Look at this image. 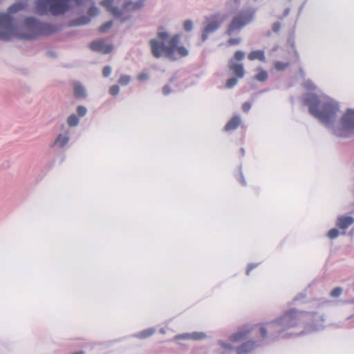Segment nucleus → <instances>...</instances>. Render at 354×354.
<instances>
[{
	"mask_svg": "<svg viewBox=\"0 0 354 354\" xmlns=\"http://www.w3.org/2000/svg\"><path fill=\"white\" fill-rule=\"evenodd\" d=\"M163 93L165 95L168 94L169 93V86H165L163 88Z\"/></svg>",
	"mask_w": 354,
	"mask_h": 354,
	"instance_id": "79ce46f5",
	"label": "nucleus"
},
{
	"mask_svg": "<svg viewBox=\"0 0 354 354\" xmlns=\"http://www.w3.org/2000/svg\"><path fill=\"white\" fill-rule=\"evenodd\" d=\"M251 108V104L250 102H244L243 104H242V110L247 113L249 111V110Z\"/></svg>",
	"mask_w": 354,
	"mask_h": 354,
	"instance_id": "58836bf2",
	"label": "nucleus"
},
{
	"mask_svg": "<svg viewBox=\"0 0 354 354\" xmlns=\"http://www.w3.org/2000/svg\"><path fill=\"white\" fill-rule=\"evenodd\" d=\"M69 138L62 134H59L55 140L54 145H57L59 147H64L68 142Z\"/></svg>",
	"mask_w": 354,
	"mask_h": 354,
	"instance_id": "a211bd4d",
	"label": "nucleus"
},
{
	"mask_svg": "<svg viewBox=\"0 0 354 354\" xmlns=\"http://www.w3.org/2000/svg\"><path fill=\"white\" fill-rule=\"evenodd\" d=\"M73 0H37L36 9L39 14L58 16L64 14L72 6Z\"/></svg>",
	"mask_w": 354,
	"mask_h": 354,
	"instance_id": "39448f33",
	"label": "nucleus"
},
{
	"mask_svg": "<svg viewBox=\"0 0 354 354\" xmlns=\"http://www.w3.org/2000/svg\"><path fill=\"white\" fill-rule=\"evenodd\" d=\"M224 21L223 18H220L218 15H214L206 19V24L202 32V41H205L209 35L215 32Z\"/></svg>",
	"mask_w": 354,
	"mask_h": 354,
	"instance_id": "6e6552de",
	"label": "nucleus"
},
{
	"mask_svg": "<svg viewBox=\"0 0 354 354\" xmlns=\"http://www.w3.org/2000/svg\"><path fill=\"white\" fill-rule=\"evenodd\" d=\"M274 66L277 71H282L288 67L289 63L277 61L274 63Z\"/></svg>",
	"mask_w": 354,
	"mask_h": 354,
	"instance_id": "5701e85b",
	"label": "nucleus"
},
{
	"mask_svg": "<svg viewBox=\"0 0 354 354\" xmlns=\"http://www.w3.org/2000/svg\"><path fill=\"white\" fill-rule=\"evenodd\" d=\"M305 103L308 106L310 114L325 124H329L339 111L337 104L331 100L322 103L321 110H319V100L315 95L313 94L306 97Z\"/></svg>",
	"mask_w": 354,
	"mask_h": 354,
	"instance_id": "7ed1b4c3",
	"label": "nucleus"
},
{
	"mask_svg": "<svg viewBox=\"0 0 354 354\" xmlns=\"http://www.w3.org/2000/svg\"><path fill=\"white\" fill-rule=\"evenodd\" d=\"M112 26L113 22L111 21L106 22L100 27L99 31L102 33H104L109 30Z\"/></svg>",
	"mask_w": 354,
	"mask_h": 354,
	"instance_id": "a878e982",
	"label": "nucleus"
},
{
	"mask_svg": "<svg viewBox=\"0 0 354 354\" xmlns=\"http://www.w3.org/2000/svg\"><path fill=\"white\" fill-rule=\"evenodd\" d=\"M154 333V330L149 328L140 333L139 337L141 338H146L151 336Z\"/></svg>",
	"mask_w": 354,
	"mask_h": 354,
	"instance_id": "bb28decb",
	"label": "nucleus"
},
{
	"mask_svg": "<svg viewBox=\"0 0 354 354\" xmlns=\"http://www.w3.org/2000/svg\"><path fill=\"white\" fill-rule=\"evenodd\" d=\"M131 81V76L127 75H122L118 80V83L121 86H127Z\"/></svg>",
	"mask_w": 354,
	"mask_h": 354,
	"instance_id": "393cba45",
	"label": "nucleus"
},
{
	"mask_svg": "<svg viewBox=\"0 0 354 354\" xmlns=\"http://www.w3.org/2000/svg\"><path fill=\"white\" fill-rule=\"evenodd\" d=\"M111 73V68L109 66H106L104 67L102 70V74L104 77H109Z\"/></svg>",
	"mask_w": 354,
	"mask_h": 354,
	"instance_id": "c9c22d12",
	"label": "nucleus"
},
{
	"mask_svg": "<svg viewBox=\"0 0 354 354\" xmlns=\"http://www.w3.org/2000/svg\"><path fill=\"white\" fill-rule=\"evenodd\" d=\"M280 28H281V24L279 22H275L273 24L272 26V30L273 32H277L279 30H280Z\"/></svg>",
	"mask_w": 354,
	"mask_h": 354,
	"instance_id": "ea45409f",
	"label": "nucleus"
},
{
	"mask_svg": "<svg viewBox=\"0 0 354 354\" xmlns=\"http://www.w3.org/2000/svg\"><path fill=\"white\" fill-rule=\"evenodd\" d=\"M256 346V342L248 341L236 348L237 354H245L252 351Z\"/></svg>",
	"mask_w": 354,
	"mask_h": 354,
	"instance_id": "9b49d317",
	"label": "nucleus"
},
{
	"mask_svg": "<svg viewBox=\"0 0 354 354\" xmlns=\"http://www.w3.org/2000/svg\"><path fill=\"white\" fill-rule=\"evenodd\" d=\"M112 0H103L101 5L110 12L114 17H118L121 15V11L112 6Z\"/></svg>",
	"mask_w": 354,
	"mask_h": 354,
	"instance_id": "ddd939ff",
	"label": "nucleus"
},
{
	"mask_svg": "<svg viewBox=\"0 0 354 354\" xmlns=\"http://www.w3.org/2000/svg\"><path fill=\"white\" fill-rule=\"evenodd\" d=\"M241 122V118L238 115L233 116L225 125L224 129L226 131H232L239 127Z\"/></svg>",
	"mask_w": 354,
	"mask_h": 354,
	"instance_id": "4468645a",
	"label": "nucleus"
},
{
	"mask_svg": "<svg viewBox=\"0 0 354 354\" xmlns=\"http://www.w3.org/2000/svg\"><path fill=\"white\" fill-rule=\"evenodd\" d=\"M338 235L339 231L336 228L330 229L328 232V236L331 239H335Z\"/></svg>",
	"mask_w": 354,
	"mask_h": 354,
	"instance_id": "cd10ccee",
	"label": "nucleus"
},
{
	"mask_svg": "<svg viewBox=\"0 0 354 354\" xmlns=\"http://www.w3.org/2000/svg\"><path fill=\"white\" fill-rule=\"evenodd\" d=\"M298 313L296 310H290L285 313V314L280 318L277 319L268 324V328L261 326L259 328V331L262 337L267 336L268 330L272 335L273 333H281L284 330L295 326L297 322Z\"/></svg>",
	"mask_w": 354,
	"mask_h": 354,
	"instance_id": "20e7f679",
	"label": "nucleus"
},
{
	"mask_svg": "<svg viewBox=\"0 0 354 354\" xmlns=\"http://www.w3.org/2000/svg\"><path fill=\"white\" fill-rule=\"evenodd\" d=\"M245 57V53L241 50H237L235 52L234 58L236 61H241Z\"/></svg>",
	"mask_w": 354,
	"mask_h": 354,
	"instance_id": "7c9ffc66",
	"label": "nucleus"
},
{
	"mask_svg": "<svg viewBox=\"0 0 354 354\" xmlns=\"http://www.w3.org/2000/svg\"><path fill=\"white\" fill-rule=\"evenodd\" d=\"M158 39H153L149 41V45L153 56L160 58L162 55L171 60L186 57L189 50L183 46H178L180 35L176 34L169 37V34L160 28L157 34Z\"/></svg>",
	"mask_w": 354,
	"mask_h": 354,
	"instance_id": "f03ea898",
	"label": "nucleus"
},
{
	"mask_svg": "<svg viewBox=\"0 0 354 354\" xmlns=\"http://www.w3.org/2000/svg\"><path fill=\"white\" fill-rule=\"evenodd\" d=\"M253 328L250 326H244L231 335L230 340L233 342L243 341L248 337V335L253 330Z\"/></svg>",
	"mask_w": 354,
	"mask_h": 354,
	"instance_id": "9d476101",
	"label": "nucleus"
},
{
	"mask_svg": "<svg viewBox=\"0 0 354 354\" xmlns=\"http://www.w3.org/2000/svg\"><path fill=\"white\" fill-rule=\"evenodd\" d=\"M90 19L88 17L83 16L71 22V26H82L88 24Z\"/></svg>",
	"mask_w": 354,
	"mask_h": 354,
	"instance_id": "412c9836",
	"label": "nucleus"
},
{
	"mask_svg": "<svg viewBox=\"0 0 354 354\" xmlns=\"http://www.w3.org/2000/svg\"><path fill=\"white\" fill-rule=\"evenodd\" d=\"M90 48L92 50L108 54L113 50V46L106 44L103 40H97L91 43Z\"/></svg>",
	"mask_w": 354,
	"mask_h": 354,
	"instance_id": "1a4fd4ad",
	"label": "nucleus"
},
{
	"mask_svg": "<svg viewBox=\"0 0 354 354\" xmlns=\"http://www.w3.org/2000/svg\"><path fill=\"white\" fill-rule=\"evenodd\" d=\"M237 84V80L235 77H232L227 80L226 82V87L228 88H231L234 87Z\"/></svg>",
	"mask_w": 354,
	"mask_h": 354,
	"instance_id": "c85d7f7f",
	"label": "nucleus"
},
{
	"mask_svg": "<svg viewBox=\"0 0 354 354\" xmlns=\"http://www.w3.org/2000/svg\"><path fill=\"white\" fill-rule=\"evenodd\" d=\"M254 14V12L252 10L240 12L229 24L226 33L228 35H232L235 32L240 30L252 20Z\"/></svg>",
	"mask_w": 354,
	"mask_h": 354,
	"instance_id": "0eeeda50",
	"label": "nucleus"
},
{
	"mask_svg": "<svg viewBox=\"0 0 354 354\" xmlns=\"http://www.w3.org/2000/svg\"><path fill=\"white\" fill-rule=\"evenodd\" d=\"M67 123L70 127H75L79 123V119L77 115L72 114L67 118Z\"/></svg>",
	"mask_w": 354,
	"mask_h": 354,
	"instance_id": "b1692460",
	"label": "nucleus"
},
{
	"mask_svg": "<svg viewBox=\"0 0 354 354\" xmlns=\"http://www.w3.org/2000/svg\"><path fill=\"white\" fill-rule=\"evenodd\" d=\"M98 12H99V10L96 7L92 6L89 8L88 14L90 16H95L98 14Z\"/></svg>",
	"mask_w": 354,
	"mask_h": 354,
	"instance_id": "f704fd0d",
	"label": "nucleus"
},
{
	"mask_svg": "<svg viewBox=\"0 0 354 354\" xmlns=\"http://www.w3.org/2000/svg\"><path fill=\"white\" fill-rule=\"evenodd\" d=\"M184 29L186 31H190L192 30L193 28V23L191 20H186L183 24Z\"/></svg>",
	"mask_w": 354,
	"mask_h": 354,
	"instance_id": "2f4dec72",
	"label": "nucleus"
},
{
	"mask_svg": "<svg viewBox=\"0 0 354 354\" xmlns=\"http://www.w3.org/2000/svg\"><path fill=\"white\" fill-rule=\"evenodd\" d=\"M255 268V266L253 265V264H250L248 266L247 268V270H246V274L247 275H249L250 274V272L252 271V270H253L254 268Z\"/></svg>",
	"mask_w": 354,
	"mask_h": 354,
	"instance_id": "a19ab883",
	"label": "nucleus"
},
{
	"mask_svg": "<svg viewBox=\"0 0 354 354\" xmlns=\"http://www.w3.org/2000/svg\"><path fill=\"white\" fill-rule=\"evenodd\" d=\"M342 292V289L340 287L335 288L330 292V296L333 297H338Z\"/></svg>",
	"mask_w": 354,
	"mask_h": 354,
	"instance_id": "c756f323",
	"label": "nucleus"
},
{
	"mask_svg": "<svg viewBox=\"0 0 354 354\" xmlns=\"http://www.w3.org/2000/svg\"><path fill=\"white\" fill-rule=\"evenodd\" d=\"M241 41L239 38H232L230 39L227 41L228 44L230 46L238 45Z\"/></svg>",
	"mask_w": 354,
	"mask_h": 354,
	"instance_id": "e433bc0d",
	"label": "nucleus"
},
{
	"mask_svg": "<svg viewBox=\"0 0 354 354\" xmlns=\"http://www.w3.org/2000/svg\"><path fill=\"white\" fill-rule=\"evenodd\" d=\"M149 78V75L147 73H140L138 76H137V79L140 81V82H143V81H145L147 80V79Z\"/></svg>",
	"mask_w": 354,
	"mask_h": 354,
	"instance_id": "4c0bfd02",
	"label": "nucleus"
},
{
	"mask_svg": "<svg viewBox=\"0 0 354 354\" xmlns=\"http://www.w3.org/2000/svg\"><path fill=\"white\" fill-rule=\"evenodd\" d=\"M24 8L22 3L13 4L9 8V13H0V39L10 40L13 37L21 39H34L40 36L48 35L53 32L51 26L41 23L35 18L28 17L19 32L12 24L10 14L15 13Z\"/></svg>",
	"mask_w": 354,
	"mask_h": 354,
	"instance_id": "f257e3e1",
	"label": "nucleus"
},
{
	"mask_svg": "<svg viewBox=\"0 0 354 354\" xmlns=\"http://www.w3.org/2000/svg\"><path fill=\"white\" fill-rule=\"evenodd\" d=\"M74 94L77 98H83L85 97V90L84 87L78 83L74 84Z\"/></svg>",
	"mask_w": 354,
	"mask_h": 354,
	"instance_id": "6ab92c4d",
	"label": "nucleus"
},
{
	"mask_svg": "<svg viewBox=\"0 0 354 354\" xmlns=\"http://www.w3.org/2000/svg\"><path fill=\"white\" fill-rule=\"evenodd\" d=\"M229 68L238 78H243L244 77L245 71L241 64H236L234 60H231L229 63Z\"/></svg>",
	"mask_w": 354,
	"mask_h": 354,
	"instance_id": "f8f14e48",
	"label": "nucleus"
},
{
	"mask_svg": "<svg viewBox=\"0 0 354 354\" xmlns=\"http://www.w3.org/2000/svg\"><path fill=\"white\" fill-rule=\"evenodd\" d=\"M205 337V335L203 333H194L192 334L185 333V334H182V335H178L176 336H175L174 339L179 340V339H193L194 340H198V339H203Z\"/></svg>",
	"mask_w": 354,
	"mask_h": 354,
	"instance_id": "2eb2a0df",
	"label": "nucleus"
},
{
	"mask_svg": "<svg viewBox=\"0 0 354 354\" xmlns=\"http://www.w3.org/2000/svg\"><path fill=\"white\" fill-rule=\"evenodd\" d=\"M353 223L354 218L353 217L342 216L338 218L337 225L339 228L345 230L351 225Z\"/></svg>",
	"mask_w": 354,
	"mask_h": 354,
	"instance_id": "dca6fc26",
	"label": "nucleus"
},
{
	"mask_svg": "<svg viewBox=\"0 0 354 354\" xmlns=\"http://www.w3.org/2000/svg\"><path fill=\"white\" fill-rule=\"evenodd\" d=\"M144 6V0L138 1L136 3H129L126 5V8L128 10H135L142 8Z\"/></svg>",
	"mask_w": 354,
	"mask_h": 354,
	"instance_id": "4be33fe9",
	"label": "nucleus"
},
{
	"mask_svg": "<svg viewBox=\"0 0 354 354\" xmlns=\"http://www.w3.org/2000/svg\"><path fill=\"white\" fill-rule=\"evenodd\" d=\"M268 78V73L266 71L259 68L258 73L254 76V80L263 82Z\"/></svg>",
	"mask_w": 354,
	"mask_h": 354,
	"instance_id": "aec40b11",
	"label": "nucleus"
},
{
	"mask_svg": "<svg viewBox=\"0 0 354 354\" xmlns=\"http://www.w3.org/2000/svg\"><path fill=\"white\" fill-rule=\"evenodd\" d=\"M240 182L243 185H245L246 184L245 181V179H244V178L242 176L240 178Z\"/></svg>",
	"mask_w": 354,
	"mask_h": 354,
	"instance_id": "37998d69",
	"label": "nucleus"
},
{
	"mask_svg": "<svg viewBox=\"0 0 354 354\" xmlns=\"http://www.w3.org/2000/svg\"><path fill=\"white\" fill-rule=\"evenodd\" d=\"M339 137H349L354 135V110H348L341 118L335 130Z\"/></svg>",
	"mask_w": 354,
	"mask_h": 354,
	"instance_id": "423d86ee",
	"label": "nucleus"
},
{
	"mask_svg": "<svg viewBox=\"0 0 354 354\" xmlns=\"http://www.w3.org/2000/svg\"><path fill=\"white\" fill-rule=\"evenodd\" d=\"M75 2L77 5H80L82 3L83 0H75Z\"/></svg>",
	"mask_w": 354,
	"mask_h": 354,
	"instance_id": "c03bdc74",
	"label": "nucleus"
},
{
	"mask_svg": "<svg viewBox=\"0 0 354 354\" xmlns=\"http://www.w3.org/2000/svg\"><path fill=\"white\" fill-rule=\"evenodd\" d=\"M120 92V88L117 85H113L110 87L109 93L112 95H116Z\"/></svg>",
	"mask_w": 354,
	"mask_h": 354,
	"instance_id": "473e14b6",
	"label": "nucleus"
},
{
	"mask_svg": "<svg viewBox=\"0 0 354 354\" xmlns=\"http://www.w3.org/2000/svg\"><path fill=\"white\" fill-rule=\"evenodd\" d=\"M248 58L250 61L258 59L261 62H264L266 59L264 51L262 50H256L250 52Z\"/></svg>",
	"mask_w": 354,
	"mask_h": 354,
	"instance_id": "f3484780",
	"label": "nucleus"
},
{
	"mask_svg": "<svg viewBox=\"0 0 354 354\" xmlns=\"http://www.w3.org/2000/svg\"><path fill=\"white\" fill-rule=\"evenodd\" d=\"M77 113L80 116H84L86 113V109L83 106H79L77 109Z\"/></svg>",
	"mask_w": 354,
	"mask_h": 354,
	"instance_id": "72a5a7b5",
	"label": "nucleus"
}]
</instances>
